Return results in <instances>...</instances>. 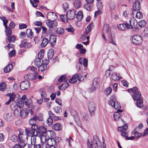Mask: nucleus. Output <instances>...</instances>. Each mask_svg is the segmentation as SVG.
<instances>
[{"instance_id": "nucleus-30", "label": "nucleus", "mask_w": 148, "mask_h": 148, "mask_svg": "<svg viewBox=\"0 0 148 148\" xmlns=\"http://www.w3.org/2000/svg\"><path fill=\"white\" fill-rule=\"evenodd\" d=\"M78 74H76L74 75L72 78L69 80V82L71 83H75L76 82L78 79L77 77Z\"/></svg>"}, {"instance_id": "nucleus-32", "label": "nucleus", "mask_w": 148, "mask_h": 148, "mask_svg": "<svg viewBox=\"0 0 148 148\" xmlns=\"http://www.w3.org/2000/svg\"><path fill=\"white\" fill-rule=\"evenodd\" d=\"M111 77L112 79L115 81L119 80L121 78V77L117 75L115 72L112 74Z\"/></svg>"}, {"instance_id": "nucleus-1", "label": "nucleus", "mask_w": 148, "mask_h": 148, "mask_svg": "<svg viewBox=\"0 0 148 148\" xmlns=\"http://www.w3.org/2000/svg\"><path fill=\"white\" fill-rule=\"evenodd\" d=\"M30 128H25V134H24V137H25L27 138L28 136L34 135L36 134L35 131L37 129V125H32Z\"/></svg>"}, {"instance_id": "nucleus-46", "label": "nucleus", "mask_w": 148, "mask_h": 148, "mask_svg": "<svg viewBox=\"0 0 148 148\" xmlns=\"http://www.w3.org/2000/svg\"><path fill=\"white\" fill-rule=\"evenodd\" d=\"M16 40L15 37L13 35L9 36L8 38V40L9 42H14Z\"/></svg>"}, {"instance_id": "nucleus-23", "label": "nucleus", "mask_w": 148, "mask_h": 148, "mask_svg": "<svg viewBox=\"0 0 148 148\" xmlns=\"http://www.w3.org/2000/svg\"><path fill=\"white\" fill-rule=\"evenodd\" d=\"M146 24V22L144 20H142L140 21L137 24L136 29H140L142 27H145Z\"/></svg>"}, {"instance_id": "nucleus-53", "label": "nucleus", "mask_w": 148, "mask_h": 148, "mask_svg": "<svg viewBox=\"0 0 148 148\" xmlns=\"http://www.w3.org/2000/svg\"><path fill=\"white\" fill-rule=\"evenodd\" d=\"M8 95L10 97V99L11 101H14L15 102L14 99H15V96L14 94L11 93L8 94Z\"/></svg>"}, {"instance_id": "nucleus-13", "label": "nucleus", "mask_w": 148, "mask_h": 148, "mask_svg": "<svg viewBox=\"0 0 148 148\" xmlns=\"http://www.w3.org/2000/svg\"><path fill=\"white\" fill-rule=\"evenodd\" d=\"M75 10L74 9L70 10L69 11H67L66 13V16L67 19L69 20L73 19L75 15Z\"/></svg>"}, {"instance_id": "nucleus-54", "label": "nucleus", "mask_w": 148, "mask_h": 148, "mask_svg": "<svg viewBox=\"0 0 148 148\" xmlns=\"http://www.w3.org/2000/svg\"><path fill=\"white\" fill-rule=\"evenodd\" d=\"M84 7L85 9L88 10H90L92 8L89 3H87L84 5Z\"/></svg>"}, {"instance_id": "nucleus-60", "label": "nucleus", "mask_w": 148, "mask_h": 148, "mask_svg": "<svg viewBox=\"0 0 148 148\" xmlns=\"http://www.w3.org/2000/svg\"><path fill=\"white\" fill-rule=\"evenodd\" d=\"M137 90L138 89L136 87H134L133 88H132L128 89L127 90V91L128 92L131 91L132 92L134 93L136 92H138V91H137Z\"/></svg>"}, {"instance_id": "nucleus-17", "label": "nucleus", "mask_w": 148, "mask_h": 148, "mask_svg": "<svg viewBox=\"0 0 148 148\" xmlns=\"http://www.w3.org/2000/svg\"><path fill=\"white\" fill-rule=\"evenodd\" d=\"M26 39L23 40L21 42L20 45L21 48H29L32 46V45L30 43L26 42Z\"/></svg>"}, {"instance_id": "nucleus-40", "label": "nucleus", "mask_w": 148, "mask_h": 148, "mask_svg": "<svg viewBox=\"0 0 148 148\" xmlns=\"http://www.w3.org/2000/svg\"><path fill=\"white\" fill-rule=\"evenodd\" d=\"M5 32L6 36H8L11 34L12 33V29L10 27H7V28H5Z\"/></svg>"}, {"instance_id": "nucleus-62", "label": "nucleus", "mask_w": 148, "mask_h": 148, "mask_svg": "<svg viewBox=\"0 0 148 148\" xmlns=\"http://www.w3.org/2000/svg\"><path fill=\"white\" fill-rule=\"evenodd\" d=\"M26 35V34L25 32H22L19 34V37L21 39H23L25 37Z\"/></svg>"}, {"instance_id": "nucleus-10", "label": "nucleus", "mask_w": 148, "mask_h": 148, "mask_svg": "<svg viewBox=\"0 0 148 148\" xmlns=\"http://www.w3.org/2000/svg\"><path fill=\"white\" fill-rule=\"evenodd\" d=\"M38 120L40 121H42L43 119L41 118L40 119H39V117L36 115H34L33 117H31L29 121V124L32 125H37L35 122L36 121Z\"/></svg>"}, {"instance_id": "nucleus-8", "label": "nucleus", "mask_w": 148, "mask_h": 148, "mask_svg": "<svg viewBox=\"0 0 148 148\" xmlns=\"http://www.w3.org/2000/svg\"><path fill=\"white\" fill-rule=\"evenodd\" d=\"M30 85V83L28 81L25 80L21 83L20 87L21 90H24L29 88Z\"/></svg>"}, {"instance_id": "nucleus-55", "label": "nucleus", "mask_w": 148, "mask_h": 148, "mask_svg": "<svg viewBox=\"0 0 148 148\" xmlns=\"http://www.w3.org/2000/svg\"><path fill=\"white\" fill-rule=\"evenodd\" d=\"M138 12H137L136 13V17L137 18L141 19L143 18V15L142 12L138 11Z\"/></svg>"}, {"instance_id": "nucleus-14", "label": "nucleus", "mask_w": 148, "mask_h": 148, "mask_svg": "<svg viewBox=\"0 0 148 148\" xmlns=\"http://www.w3.org/2000/svg\"><path fill=\"white\" fill-rule=\"evenodd\" d=\"M3 118L6 121L8 122H10L13 119V116L10 112H7L3 115Z\"/></svg>"}, {"instance_id": "nucleus-27", "label": "nucleus", "mask_w": 148, "mask_h": 148, "mask_svg": "<svg viewBox=\"0 0 148 148\" xmlns=\"http://www.w3.org/2000/svg\"><path fill=\"white\" fill-rule=\"evenodd\" d=\"M13 69V66L12 64H9L6 66L4 69V71L5 73L9 72Z\"/></svg>"}, {"instance_id": "nucleus-36", "label": "nucleus", "mask_w": 148, "mask_h": 148, "mask_svg": "<svg viewBox=\"0 0 148 148\" xmlns=\"http://www.w3.org/2000/svg\"><path fill=\"white\" fill-rule=\"evenodd\" d=\"M54 55L53 51V49H50L49 50L47 53V57L49 60L51 59Z\"/></svg>"}, {"instance_id": "nucleus-44", "label": "nucleus", "mask_w": 148, "mask_h": 148, "mask_svg": "<svg viewBox=\"0 0 148 148\" xmlns=\"http://www.w3.org/2000/svg\"><path fill=\"white\" fill-rule=\"evenodd\" d=\"M92 25L93 23H91L87 26V27L86 29V34H88L89 33L91 29Z\"/></svg>"}, {"instance_id": "nucleus-22", "label": "nucleus", "mask_w": 148, "mask_h": 148, "mask_svg": "<svg viewBox=\"0 0 148 148\" xmlns=\"http://www.w3.org/2000/svg\"><path fill=\"white\" fill-rule=\"evenodd\" d=\"M128 24L126 23L118 25L117 27L119 30L124 31L128 28Z\"/></svg>"}, {"instance_id": "nucleus-63", "label": "nucleus", "mask_w": 148, "mask_h": 148, "mask_svg": "<svg viewBox=\"0 0 148 148\" xmlns=\"http://www.w3.org/2000/svg\"><path fill=\"white\" fill-rule=\"evenodd\" d=\"M66 79V76L65 75H62L58 79V81L59 82H61Z\"/></svg>"}, {"instance_id": "nucleus-52", "label": "nucleus", "mask_w": 148, "mask_h": 148, "mask_svg": "<svg viewBox=\"0 0 148 148\" xmlns=\"http://www.w3.org/2000/svg\"><path fill=\"white\" fill-rule=\"evenodd\" d=\"M112 91V88L109 87L105 90V93L106 95H108L111 93Z\"/></svg>"}, {"instance_id": "nucleus-50", "label": "nucleus", "mask_w": 148, "mask_h": 148, "mask_svg": "<svg viewBox=\"0 0 148 148\" xmlns=\"http://www.w3.org/2000/svg\"><path fill=\"white\" fill-rule=\"evenodd\" d=\"M66 29L68 32L71 33H73L75 31V29L71 25H69L68 27Z\"/></svg>"}, {"instance_id": "nucleus-2", "label": "nucleus", "mask_w": 148, "mask_h": 148, "mask_svg": "<svg viewBox=\"0 0 148 148\" xmlns=\"http://www.w3.org/2000/svg\"><path fill=\"white\" fill-rule=\"evenodd\" d=\"M55 133L53 131L48 130L47 131L46 134H43L40 136H38L40 137L41 141L42 142H46L47 140L48 141L49 138L55 136Z\"/></svg>"}, {"instance_id": "nucleus-48", "label": "nucleus", "mask_w": 148, "mask_h": 148, "mask_svg": "<svg viewBox=\"0 0 148 148\" xmlns=\"http://www.w3.org/2000/svg\"><path fill=\"white\" fill-rule=\"evenodd\" d=\"M41 60L39 58H36L34 61V64L37 66H39L41 64Z\"/></svg>"}, {"instance_id": "nucleus-12", "label": "nucleus", "mask_w": 148, "mask_h": 148, "mask_svg": "<svg viewBox=\"0 0 148 148\" xmlns=\"http://www.w3.org/2000/svg\"><path fill=\"white\" fill-rule=\"evenodd\" d=\"M18 143V144H16L14 145V148L24 147L25 146L26 144L25 140H23L21 137L20 138L19 142Z\"/></svg>"}, {"instance_id": "nucleus-56", "label": "nucleus", "mask_w": 148, "mask_h": 148, "mask_svg": "<svg viewBox=\"0 0 148 148\" xmlns=\"http://www.w3.org/2000/svg\"><path fill=\"white\" fill-rule=\"evenodd\" d=\"M93 143L94 144H97L99 141H100L99 140V139L98 136L97 135H95L93 138Z\"/></svg>"}, {"instance_id": "nucleus-49", "label": "nucleus", "mask_w": 148, "mask_h": 148, "mask_svg": "<svg viewBox=\"0 0 148 148\" xmlns=\"http://www.w3.org/2000/svg\"><path fill=\"white\" fill-rule=\"evenodd\" d=\"M16 104L17 106L19 107L18 108H22L24 104L21 101H19L17 102L16 103Z\"/></svg>"}, {"instance_id": "nucleus-5", "label": "nucleus", "mask_w": 148, "mask_h": 148, "mask_svg": "<svg viewBox=\"0 0 148 148\" xmlns=\"http://www.w3.org/2000/svg\"><path fill=\"white\" fill-rule=\"evenodd\" d=\"M24 134H20L18 136L15 134L12 135L10 137V140L11 141L14 143H16L18 142H19L20 138L21 137L23 140H25L24 138Z\"/></svg>"}, {"instance_id": "nucleus-7", "label": "nucleus", "mask_w": 148, "mask_h": 148, "mask_svg": "<svg viewBox=\"0 0 148 148\" xmlns=\"http://www.w3.org/2000/svg\"><path fill=\"white\" fill-rule=\"evenodd\" d=\"M88 108L91 115H93L96 109V106L94 103L93 102H90L88 105Z\"/></svg>"}, {"instance_id": "nucleus-3", "label": "nucleus", "mask_w": 148, "mask_h": 148, "mask_svg": "<svg viewBox=\"0 0 148 148\" xmlns=\"http://www.w3.org/2000/svg\"><path fill=\"white\" fill-rule=\"evenodd\" d=\"M37 128L36 131V135L37 136H40L43 134H46L47 131L46 130V128L43 126L38 127L37 125Z\"/></svg>"}, {"instance_id": "nucleus-18", "label": "nucleus", "mask_w": 148, "mask_h": 148, "mask_svg": "<svg viewBox=\"0 0 148 148\" xmlns=\"http://www.w3.org/2000/svg\"><path fill=\"white\" fill-rule=\"evenodd\" d=\"M108 36L107 41L109 43L116 45V39L114 37H112L111 33H109L108 35H107Z\"/></svg>"}, {"instance_id": "nucleus-31", "label": "nucleus", "mask_w": 148, "mask_h": 148, "mask_svg": "<svg viewBox=\"0 0 148 148\" xmlns=\"http://www.w3.org/2000/svg\"><path fill=\"white\" fill-rule=\"evenodd\" d=\"M83 16L82 12L80 11H79L76 15V18L78 21H81Z\"/></svg>"}, {"instance_id": "nucleus-29", "label": "nucleus", "mask_w": 148, "mask_h": 148, "mask_svg": "<svg viewBox=\"0 0 148 148\" xmlns=\"http://www.w3.org/2000/svg\"><path fill=\"white\" fill-rule=\"evenodd\" d=\"M53 32H56L59 35H62L64 33V30L63 28L59 27L57 29H54Z\"/></svg>"}, {"instance_id": "nucleus-19", "label": "nucleus", "mask_w": 148, "mask_h": 148, "mask_svg": "<svg viewBox=\"0 0 148 148\" xmlns=\"http://www.w3.org/2000/svg\"><path fill=\"white\" fill-rule=\"evenodd\" d=\"M132 7L134 11H139L141 8L139 1H136L134 3Z\"/></svg>"}, {"instance_id": "nucleus-9", "label": "nucleus", "mask_w": 148, "mask_h": 148, "mask_svg": "<svg viewBox=\"0 0 148 148\" xmlns=\"http://www.w3.org/2000/svg\"><path fill=\"white\" fill-rule=\"evenodd\" d=\"M129 22L130 25L128 24V26L129 29H132L134 27L136 29L137 22L134 17L131 18Z\"/></svg>"}, {"instance_id": "nucleus-42", "label": "nucleus", "mask_w": 148, "mask_h": 148, "mask_svg": "<svg viewBox=\"0 0 148 148\" xmlns=\"http://www.w3.org/2000/svg\"><path fill=\"white\" fill-rule=\"evenodd\" d=\"M27 32L29 31V33L26 34L27 35V37L31 39L33 37V33L32 32L31 29L27 30Z\"/></svg>"}, {"instance_id": "nucleus-33", "label": "nucleus", "mask_w": 148, "mask_h": 148, "mask_svg": "<svg viewBox=\"0 0 148 148\" xmlns=\"http://www.w3.org/2000/svg\"><path fill=\"white\" fill-rule=\"evenodd\" d=\"M69 86V83L66 82H65L64 84L58 86V88L59 90H64Z\"/></svg>"}, {"instance_id": "nucleus-16", "label": "nucleus", "mask_w": 148, "mask_h": 148, "mask_svg": "<svg viewBox=\"0 0 148 148\" xmlns=\"http://www.w3.org/2000/svg\"><path fill=\"white\" fill-rule=\"evenodd\" d=\"M37 72L34 73V74L30 73L27 74L25 76L24 78L25 79H28L30 80H35L36 78V75H38Z\"/></svg>"}, {"instance_id": "nucleus-43", "label": "nucleus", "mask_w": 148, "mask_h": 148, "mask_svg": "<svg viewBox=\"0 0 148 148\" xmlns=\"http://www.w3.org/2000/svg\"><path fill=\"white\" fill-rule=\"evenodd\" d=\"M62 7L64 11L65 12L69 9V6L68 3L65 2L63 4Z\"/></svg>"}, {"instance_id": "nucleus-4", "label": "nucleus", "mask_w": 148, "mask_h": 148, "mask_svg": "<svg viewBox=\"0 0 148 148\" xmlns=\"http://www.w3.org/2000/svg\"><path fill=\"white\" fill-rule=\"evenodd\" d=\"M46 23L48 26L49 27V30L51 32L53 33V28H56L57 26V22L55 21H47Z\"/></svg>"}, {"instance_id": "nucleus-15", "label": "nucleus", "mask_w": 148, "mask_h": 148, "mask_svg": "<svg viewBox=\"0 0 148 148\" xmlns=\"http://www.w3.org/2000/svg\"><path fill=\"white\" fill-rule=\"evenodd\" d=\"M45 63L42 64L41 65H40L38 67V70L40 71L41 72H43L46 70L47 68V65L48 64L49 62V60H47L45 59Z\"/></svg>"}, {"instance_id": "nucleus-64", "label": "nucleus", "mask_w": 148, "mask_h": 148, "mask_svg": "<svg viewBox=\"0 0 148 148\" xmlns=\"http://www.w3.org/2000/svg\"><path fill=\"white\" fill-rule=\"evenodd\" d=\"M97 6L99 10H101L103 8V5L101 1H99L97 3Z\"/></svg>"}, {"instance_id": "nucleus-6", "label": "nucleus", "mask_w": 148, "mask_h": 148, "mask_svg": "<svg viewBox=\"0 0 148 148\" xmlns=\"http://www.w3.org/2000/svg\"><path fill=\"white\" fill-rule=\"evenodd\" d=\"M132 42L136 45H140L143 42L141 37L138 35L133 36L132 39Z\"/></svg>"}, {"instance_id": "nucleus-61", "label": "nucleus", "mask_w": 148, "mask_h": 148, "mask_svg": "<svg viewBox=\"0 0 148 148\" xmlns=\"http://www.w3.org/2000/svg\"><path fill=\"white\" fill-rule=\"evenodd\" d=\"M47 122L48 125L51 126L52 124L53 119L50 117H49L47 120Z\"/></svg>"}, {"instance_id": "nucleus-58", "label": "nucleus", "mask_w": 148, "mask_h": 148, "mask_svg": "<svg viewBox=\"0 0 148 148\" xmlns=\"http://www.w3.org/2000/svg\"><path fill=\"white\" fill-rule=\"evenodd\" d=\"M98 79L97 78H95L93 81L92 85L97 88L98 85Z\"/></svg>"}, {"instance_id": "nucleus-26", "label": "nucleus", "mask_w": 148, "mask_h": 148, "mask_svg": "<svg viewBox=\"0 0 148 148\" xmlns=\"http://www.w3.org/2000/svg\"><path fill=\"white\" fill-rule=\"evenodd\" d=\"M52 127L53 130L56 131L60 130L62 129V125L58 123H56L53 125Z\"/></svg>"}, {"instance_id": "nucleus-25", "label": "nucleus", "mask_w": 148, "mask_h": 148, "mask_svg": "<svg viewBox=\"0 0 148 148\" xmlns=\"http://www.w3.org/2000/svg\"><path fill=\"white\" fill-rule=\"evenodd\" d=\"M141 97V93L139 91L136 92L132 95V98L134 100H137L140 99Z\"/></svg>"}, {"instance_id": "nucleus-28", "label": "nucleus", "mask_w": 148, "mask_h": 148, "mask_svg": "<svg viewBox=\"0 0 148 148\" xmlns=\"http://www.w3.org/2000/svg\"><path fill=\"white\" fill-rule=\"evenodd\" d=\"M81 5V1L80 0H74V5L76 9L80 8Z\"/></svg>"}, {"instance_id": "nucleus-59", "label": "nucleus", "mask_w": 148, "mask_h": 148, "mask_svg": "<svg viewBox=\"0 0 148 148\" xmlns=\"http://www.w3.org/2000/svg\"><path fill=\"white\" fill-rule=\"evenodd\" d=\"M60 139L58 137H54V139H53V145H55L56 143H58L59 142Z\"/></svg>"}, {"instance_id": "nucleus-47", "label": "nucleus", "mask_w": 148, "mask_h": 148, "mask_svg": "<svg viewBox=\"0 0 148 148\" xmlns=\"http://www.w3.org/2000/svg\"><path fill=\"white\" fill-rule=\"evenodd\" d=\"M121 114L118 112H115L114 114V119L115 120H118L121 116Z\"/></svg>"}, {"instance_id": "nucleus-35", "label": "nucleus", "mask_w": 148, "mask_h": 148, "mask_svg": "<svg viewBox=\"0 0 148 148\" xmlns=\"http://www.w3.org/2000/svg\"><path fill=\"white\" fill-rule=\"evenodd\" d=\"M20 116L22 118H26L28 116L26 109H22L21 112Z\"/></svg>"}, {"instance_id": "nucleus-34", "label": "nucleus", "mask_w": 148, "mask_h": 148, "mask_svg": "<svg viewBox=\"0 0 148 148\" xmlns=\"http://www.w3.org/2000/svg\"><path fill=\"white\" fill-rule=\"evenodd\" d=\"M48 39L46 38H43L42 40L41 46L42 47H45L49 43Z\"/></svg>"}, {"instance_id": "nucleus-45", "label": "nucleus", "mask_w": 148, "mask_h": 148, "mask_svg": "<svg viewBox=\"0 0 148 148\" xmlns=\"http://www.w3.org/2000/svg\"><path fill=\"white\" fill-rule=\"evenodd\" d=\"M137 106L139 108H141L143 106V101L141 99H138L136 100Z\"/></svg>"}, {"instance_id": "nucleus-39", "label": "nucleus", "mask_w": 148, "mask_h": 148, "mask_svg": "<svg viewBox=\"0 0 148 148\" xmlns=\"http://www.w3.org/2000/svg\"><path fill=\"white\" fill-rule=\"evenodd\" d=\"M36 136H37L36 135V134L31 136L30 143L33 144L34 145L36 144Z\"/></svg>"}, {"instance_id": "nucleus-57", "label": "nucleus", "mask_w": 148, "mask_h": 148, "mask_svg": "<svg viewBox=\"0 0 148 148\" xmlns=\"http://www.w3.org/2000/svg\"><path fill=\"white\" fill-rule=\"evenodd\" d=\"M142 133H140L137 132H134V134L137 138H140L142 136Z\"/></svg>"}, {"instance_id": "nucleus-51", "label": "nucleus", "mask_w": 148, "mask_h": 148, "mask_svg": "<svg viewBox=\"0 0 148 148\" xmlns=\"http://www.w3.org/2000/svg\"><path fill=\"white\" fill-rule=\"evenodd\" d=\"M60 17L62 21L64 23H66L67 22V19H67V18L66 16L65 15H60Z\"/></svg>"}, {"instance_id": "nucleus-38", "label": "nucleus", "mask_w": 148, "mask_h": 148, "mask_svg": "<svg viewBox=\"0 0 148 148\" xmlns=\"http://www.w3.org/2000/svg\"><path fill=\"white\" fill-rule=\"evenodd\" d=\"M109 26L107 24H105L103 27V31L106 35H108V34L110 32H108Z\"/></svg>"}, {"instance_id": "nucleus-37", "label": "nucleus", "mask_w": 148, "mask_h": 148, "mask_svg": "<svg viewBox=\"0 0 148 148\" xmlns=\"http://www.w3.org/2000/svg\"><path fill=\"white\" fill-rule=\"evenodd\" d=\"M21 110V109H16L14 111V114L15 116L17 117L20 116Z\"/></svg>"}, {"instance_id": "nucleus-41", "label": "nucleus", "mask_w": 148, "mask_h": 148, "mask_svg": "<svg viewBox=\"0 0 148 148\" xmlns=\"http://www.w3.org/2000/svg\"><path fill=\"white\" fill-rule=\"evenodd\" d=\"M6 84L3 82L0 84V90L1 91H4L6 88Z\"/></svg>"}, {"instance_id": "nucleus-21", "label": "nucleus", "mask_w": 148, "mask_h": 148, "mask_svg": "<svg viewBox=\"0 0 148 148\" xmlns=\"http://www.w3.org/2000/svg\"><path fill=\"white\" fill-rule=\"evenodd\" d=\"M121 119L123 124L124 125L123 126L119 127L118 129L119 131L122 132L125 131L128 128V126L123 119Z\"/></svg>"}, {"instance_id": "nucleus-11", "label": "nucleus", "mask_w": 148, "mask_h": 148, "mask_svg": "<svg viewBox=\"0 0 148 148\" xmlns=\"http://www.w3.org/2000/svg\"><path fill=\"white\" fill-rule=\"evenodd\" d=\"M47 17L48 19L47 21H55L57 18L56 14L52 12L47 13Z\"/></svg>"}, {"instance_id": "nucleus-24", "label": "nucleus", "mask_w": 148, "mask_h": 148, "mask_svg": "<svg viewBox=\"0 0 148 148\" xmlns=\"http://www.w3.org/2000/svg\"><path fill=\"white\" fill-rule=\"evenodd\" d=\"M71 112V115L73 116L75 121L77 122L79 121V116L76 111L74 110H72Z\"/></svg>"}, {"instance_id": "nucleus-20", "label": "nucleus", "mask_w": 148, "mask_h": 148, "mask_svg": "<svg viewBox=\"0 0 148 148\" xmlns=\"http://www.w3.org/2000/svg\"><path fill=\"white\" fill-rule=\"evenodd\" d=\"M56 37L54 35H50L49 41L52 47L55 45L56 42Z\"/></svg>"}]
</instances>
